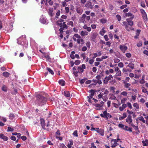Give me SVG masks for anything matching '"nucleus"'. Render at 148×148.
Wrapping results in <instances>:
<instances>
[{
  "label": "nucleus",
  "mask_w": 148,
  "mask_h": 148,
  "mask_svg": "<svg viewBox=\"0 0 148 148\" xmlns=\"http://www.w3.org/2000/svg\"><path fill=\"white\" fill-rule=\"evenodd\" d=\"M127 100L126 98H123V99H122L121 100V103H124L125 102V101Z\"/></svg>",
  "instance_id": "obj_62"
},
{
  "label": "nucleus",
  "mask_w": 148,
  "mask_h": 148,
  "mask_svg": "<svg viewBox=\"0 0 148 148\" xmlns=\"http://www.w3.org/2000/svg\"><path fill=\"white\" fill-rule=\"evenodd\" d=\"M97 36V34L96 32L93 33L91 35V37L90 38L91 41L93 42H95V39Z\"/></svg>",
  "instance_id": "obj_12"
},
{
  "label": "nucleus",
  "mask_w": 148,
  "mask_h": 148,
  "mask_svg": "<svg viewBox=\"0 0 148 148\" xmlns=\"http://www.w3.org/2000/svg\"><path fill=\"white\" fill-rule=\"evenodd\" d=\"M102 92L104 93V94L106 95L108 93V91L107 89L105 88H102L101 90Z\"/></svg>",
  "instance_id": "obj_24"
},
{
  "label": "nucleus",
  "mask_w": 148,
  "mask_h": 148,
  "mask_svg": "<svg viewBox=\"0 0 148 148\" xmlns=\"http://www.w3.org/2000/svg\"><path fill=\"white\" fill-rule=\"evenodd\" d=\"M133 106L137 109H138L139 108V105L137 103H134L133 104Z\"/></svg>",
  "instance_id": "obj_32"
},
{
  "label": "nucleus",
  "mask_w": 148,
  "mask_h": 148,
  "mask_svg": "<svg viewBox=\"0 0 148 148\" xmlns=\"http://www.w3.org/2000/svg\"><path fill=\"white\" fill-rule=\"evenodd\" d=\"M40 124L42 128L44 130H45L46 128L45 127V121L44 119H40Z\"/></svg>",
  "instance_id": "obj_14"
},
{
  "label": "nucleus",
  "mask_w": 148,
  "mask_h": 148,
  "mask_svg": "<svg viewBox=\"0 0 148 148\" xmlns=\"http://www.w3.org/2000/svg\"><path fill=\"white\" fill-rule=\"evenodd\" d=\"M93 6L94 4H92L90 1H88L85 4V6L88 8L92 9L93 8Z\"/></svg>",
  "instance_id": "obj_10"
},
{
  "label": "nucleus",
  "mask_w": 148,
  "mask_h": 148,
  "mask_svg": "<svg viewBox=\"0 0 148 148\" xmlns=\"http://www.w3.org/2000/svg\"><path fill=\"white\" fill-rule=\"evenodd\" d=\"M66 22H64L62 23V28L64 29H66L67 28V25L65 24Z\"/></svg>",
  "instance_id": "obj_34"
},
{
  "label": "nucleus",
  "mask_w": 148,
  "mask_h": 148,
  "mask_svg": "<svg viewBox=\"0 0 148 148\" xmlns=\"http://www.w3.org/2000/svg\"><path fill=\"white\" fill-rule=\"evenodd\" d=\"M131 85L130 84L128 83H125V87L126 88H128Z\"/></svg>",
  "instance_id": "obj_52"
},
{
  "label": "nucleus",
  "mask_w": 148,
  "mask_h": 148,
  "mask_svg": "<svg viewBox=\"0 0 148 148\" xmlns=\"http://www.w3.org/2000/svg\"><path fill=\"white\" fill-rule=\"evenodd\" d=\"M123 72L124 73H125L127 72V71H129V72H131L132 71L129 68L128 69H125L123 68L122 70Z\"/></svg>",
  "instance_id": "obj_28"
},
{
  "label": "nucleus",
  "mask_w": 148,
  "mask_h": 148,
  "mask_svg": "<svg viewBox=\"0 0 148 148\" xmlns=\"http://www.w3.org/2000/svg\"><path fill=\"white\" fill-rule=\"evenodd\" d=\"M121 71H118L117 72L115 75L114 76V77H119L121 76Z\"/></svg>",
  "instance_id": "obj_27"
},
{
  "label": "nucleus",
  "mask_w": 148,
  "mask_h": 148,
  "mask_svg": "<svg viewBox=\"0 0 148 148\" xmlns=\"http://www.w3.org/2000/svg\"><path fill=\"white\" fill-rule=\"evenodd\" d=\"M144 76H142V79L140 80V83H141V84H143L145 83V81L144 80Z\"/></svg>",
  "instance_id": "obj_41"
},
{
  "label": "nucleus",
  "mask_w": 148,
  "mask_h": 148,
  "mask_svg": "<svg viewBox=\"0 0 148 148\" xmlns=\"http://www.w3.org/2000/svg\"><path fill=\"white\" fill-rule=\"evenodd\" d=\"M121 94L124 96H126L127 95V93L125 91H123L121 92Z\"/></svg>",
  "instance_id": "obj_58"
},
{
  "label": "nucleus",
  "mask_w": 148,
  "mask_h": 148,
  "mask_svg": "<svg viewBox=\"0 0 148 148\" xmlns=\"http://www.w3.org/2000/svg\"><path fill=\"white\" fill-rule=\"evenodd\" d=\"M93 105L95 107V108L97 110H102L103 108V106L102 104L95 103L93 104Z\"/></svg>",
  "instance_id": "obj_11"
},
{
  "label": "nucleus",
  "mask_w": 148,
  "mask_h": 148,
  "mask_svg": "<svg viewBox=\"0 0 148 148\" xmlns=\"http://www.w3.org/2000/svg\"><path fill=\"white\" fill-rule=\"evenodd\" d=\"M92 82L95 84H90V85H89V86L90 87H91L92 86L94 85V86H95L96 85V84H97V80H93L92 81Z\"/></svg>",
  "instance_id": "obj_37"
},
{
  "label": "nucleus",
  "mask_w": 148,
  "mask_h": 148,
  "mask_svg": "<svg viewBox=\"0 0 148 148\" xmlns=\"http://www.w3.org/2000/svg\"><path fill=\"white\" fill-rule=\"evenodd\" d=\"M127 105L128 106V107L130 109H132V106L131 103L130 102H127Z\"/></svg>",
  "instance_id": "obj_40"
},
{
  "label": "nucleus",
  "mask_w": 148,
  "mask_h": 148,
  "mask_svg": "<svg viewBox=\"0 0 148 148\" xmlns=\"http://www.w3.org/2000/svg\"><path fill=\"white\" fill-rule=\"evenodd\" d=\"M96 131L97 132L99 133L102 136L104 135V131L103 130L101 129H99L98 128L97 129Z\"/></svg>",
  "instance_id": "obj_15"
},
{
  "label": "nucleus",
  "mask_w": 148,
  "mask_h": 148,
  "mask_svg": "<svg viewBox=\"0 0 148 148\" xmlns=\"http://www.w3.org/2000/svg\"><path fill=\"white\" fill-rule=\"evenodd\" d=\"M14 117V115L13 114H10L9 115V119H12Z\"/></svg>",
  "instance_id": "obj_48"
},
{
  "label": "nucleus",
  "mask_w": 148,
  "mask_h": 148,
  "mask_svg": "<svg viewBox=\"0 0 148 148\" xmlns=\"http://www.w3.org/2000/svg\"><path fill=\"white\" fill-rule=\"evenodd\" d=\"M120 140V139L119 138V136L118 135V138H117V139H113L112 140V141H114V142H115V143H117V142H118V141H119Z\"/></svg>",
  "instance_id": "obj_46"
},
{
  "label": "nucleus",
  "mask_w": 148,
  "mask_h": 148,
  "mask_svg": "<svg viewBox=\"0 0 148 148\" xmlns=\"http://www.w3.org/2000/svg\"><path fill=\"white\" fill-rule=\"evenodd\" d=\"M86 45L88 49H90V43L89 41H87L86 43Z\"/></svg>",
  "instance_id": "obj_38"
},
{
  "label": "nucleus",
  "mask_w": 148,
  "mask_h": 148,
  "mask_svg": "<svg viewBox=\"0 0 148 148\" xmlns=\"http://www.w3.org/2000/svg\"><path fill=\"white\" fill-rule=\"evenodd\" d=\"M142 14V16L145 21H147L148 20L147 14L145 12V10L143 9H141L140 10Z\"/></svg>",
  "instance_id": "obj_7"
},
{
  "label": "nucleus",
  "mask_w": 148,
  "mask_h": 148,
  "mask_svg": "<svg viewBox=\"0 0 148 148\" xmlns=\"http://www.w3.org/2000/svg\"><path fill=\"white\" fill-rule=\"evenodd\" d=\"M47 69L48 71L52 75H53L54 74V72L50 68L47 67Z\"/></svg>",
  "instance_id": "obj_36"
},
{
  "label": "nucleus",
  "mask_w": 148,
  "mask_h": 148,
  "mask_svg": "<svg viewBox=\"0 0 148 148\" xmlns=\"http://www.w3.org/2000/svg\"><path fill=\"white\" fill-rule=\"evenodd\" d=\"M116 99V97L113 95H112L110 98V99L115 100Z\"/></svg>",
  "instance_id": "obj_61"
},
{
  "label": "nucleus",
  "mask_w": 148,
  "mask_h": 148,
  "mask_svg": "<svg viewBox=\"0 0 148 148\" xmlns=\"http://www.w3.org/2000/svg\"><path fill=\"white\" fill-rule=\"evenodd\" d=\"M53 10L52 9H49L48 12L49 15L51 17L53 16Z\"/></svg>",
  "instance_id": "obj_26"
},
{
  "label": "nucleus",
  "mask_w": 148,
  "mask_h": 148,
  "mask_svg": "<svg viewBox=\"0 0 148 148\" xmlns=\"http://www.w3.org/2000/svg\"><path fill=\"white\" fill-rule=\"evenodd\" d=\"M123 64L122 62H119L118 64V66L121 68H122L123 67Z\"/></svg>",
  "instance_id": "obj_50"
},
{
  "label": "nucleus",
  "mask_w": 148,
  "mask_h": 148,
  "mask_svg": "<svg viewBox=\"0 0 148 148\" xmlns=\"http://www.w3.org/2000/svg\"><path fill=\"white\" fill-rule=\"evenodd\" d=\"M105 32V31L104 30V28H103L100 31L99 33L101 35L103 36L104 35Z\"/></svg>",
  "instance_id": "obj_33"
},
{
  "label": "nucleus",
  "mask_w": 148,
  "mask_h": 148,
  "mask_svg": "<svg viewBox=\"0 0 148 148\" xmlns=\"http://www.w3.org/2000/svg\"><path fill=\"white\" fill-rule=\"evenodd\" d=\"M67 24L68 25H71L72 27H73V23L72 21H70L69 22L67 23Z\"/></svg>",
  "instance_id": "obj_56"
},
{
  "label": "nucleus",
  "mask_w": 148,
  "mask_h": 148,
  "mask_svg": "<svg viewBox=\"0 0 148 148\" xmlns=\"http://www.w3.org/2000/svg\"><path fill=\"white\" fill-rule=\"evenodd\" d=\"M127 107V104L125 103H123L122 106L120 107L119 108V110L122 111L124 109L126 108Z\"/></svg>",
  "instance_id": "obj_16"
},
{
  "label": "nucleus",
  "mask_w": 148,
  "mask_h": 148,
  "mask_svg": "<svg viewBox=\"0 0 148 148\" xmlns=\"http://www.w3.org/2000/svg\"><path fill=\"white\" fill-rule=\"evenodd\" d=\"M80 61L79 60H77L75 61L74 63L75 64L77 65H79L80 63Z\"/></svg>",
  "instance_id": "obj_54"
},
{
  "label": "nucleus",
  "mask_w": 148,
  "mask_h": 148,
  "mask_svg": "<svg viewBox=\"0 0 148 148\" xmlns=\"http://www.w3.org/2000/svg\"><path fill=\"white\" fill-rule=\"evenodd\" d=\"M94 61V59H93V58H92V59H91L89 60V63L90 64H92Z\"/></svg>",
  "instance_id": "obj_64"
},
{
  "label": "nucleus",
  "mask_w": 148,
  "mask_h": 148,
  "mask_svg": "<svg viewBox=\"0 0 148 148\" xmlns=\"http://www.w3.org/2000/svg\"><path fill=\"white\" fill-rule=\"evenodd\" d=\"M89 92L90 93V94L89 96H88L87 98H88V101L90 102L91 99L92 98L93 96L95 93L96 90H95L91 89L89 91Z\"/></svg>",
  "instance_id": "obj_5"
},
{
  "label": "nucleus",
  "mask_w": 148,
  "mask_h": 148,
  "mask_svg": "<svg viewBox=\"0 0 148 148\" xmlns=\"http://www.w3.org/2000/svg\"><path fill=\"white\" fill-rule=\"evenodd\" d=\"M131 126H132V127H133L134 128V129L135 130L137 131L139 130L138 126H135L133 124H131Z\"/></svg>",
  "instance_id": "obj_35"
},
{
  "label": "nucleus",
  "mask_w": 148,
  "mask_h": 148,
  "mask_svg": "<svg viewBox=\"0 0 148 148\" xmlns=\"http://www.w3.org/2000/svg\"><path fill=\"white\" fill-rule=\"evenodd\" d=\"M126 22L123 21V25L125 26L126 29L128 31H130L131 30H134V28L131 27L130 26H132L133 25V21L130 20L129 18H127L126 19Z\"/></svg>",
  "instance_id": "obj_1"
},
{
  "label": "nucleus",
  "mask_w": 148,
  "mask_h": 148,
  "mask_svg": "<svg viewBox=\"0 0 148 148\" xmlns=\"http://www.w3.org/2000/svg\"><path fill=\"white\" fill-rule=\"evenodd\" d=\"M125 55L128 58H130L132 56V55L131 54L128 53H126L125 54Z\"/></svg>",
  "instance_id": "obj_51"
},
{
  "label": "nucleus",
  "mask_w": 148,
  "mask_h": 148,
  "mask_svg": "<svg viewBox=\"0 0 148 148\" xmlns=\"http://www.w3.org/2000/svg\"><path fill=\"white\" fill-rule=\"evenodd\" d=\"M113 76L111 75H109L108 76H106L103 81V82L104 84H107L108 82L111 79H113Z\"/></svg>",
  "instance_id": "obj_6"
},
{
  "label": "nucleus",
  "mask_w": 148,
  "mask_h": 148,
  "mask_svg": "<svg viewBox=\"0 0 148 148\" xmlns=\"http://www.w3.org/2000/svg\"><path fill=\"white\" fill-rule=\"evenodd\" d=\"M83 28L86 29L88 32H90L91 31V28L90 27H88L86 25H85L83 26Z\"/></svg>",
  "instance_id": "obj_19"
},
{
  "label": "nucleus",
  "mask_w": 148,
  "mask_h": 148,
  "mask_svg": "<svg viewBox=\"0 0 148 148\" xmlns=\"http://www.w3.org/2000/svg\"><path fill=\"white\" fill-rule=\"evenodd\" d=\"M37 102L39 106H42L45 104L47 100V99L40 95H38L36 96Z\"/></svg>",
  "instance_id": "obj_2"
},
{
  "label": "nucleus",
  "mask_w": 148,
  "mask_h": 148,
  "mask_svg": "<svg viewBox=\"0 0 148 148\" xmlns=\"http://www.w3.org/2000/svg\"><path fill=\"white\" fill-rule=\"evenodd\" d=\"M124 129H123V130H125V131H128L130 132H132V128L129 127L125 125L124 127Z\"/></svg>",
  "instance_id": "obj_20"
},
{
  "label": "nucleus",
  "mask_w": 148,
  "mask_h": 148,
  "mask_svg": "<svg viewBox=\"0 0 148 148\" xmlns=\"http://www.w3.org/2000/svg\"><path fill=\"white\" fill-rule=\"evenodd\" d=\"M88 34V32L86 31H82L81 32L80 34L82 36H84L87 35Z\"/></svg>",
  "instance_id": "obj_18"
},
{
  "label": "nucleus",
  "mask_w": 148,
  "mask_h": 148,
  "mask_svg": "<svg viewBox=\"0 0 148 148\" xmlns=\"http://www.w3.org/2000/svg\"><path fill=\"white\" fill-rule=\"evenodd\" d=\"M73 36L74 37H75L76 38H77V39L81 38L80 36L77 34H75Z\"/></svg>",
  "instance_id": "obj_47"
},
{
  "label": "nucleus",
  "mask_w": 148,
  "mask_h": 148,
  "mask_svg": "<svg viewBox=\"0 0 148 148\" xmlns=\"http://www.w3.org/2000/svg\"><path fill=\"white\" fill-rule=\"evenodd\" d=\"M86 79L85 78H84V79L80 80V83H81V84H83L85 82V81Z\"/></svg>",
  "instance_id": "obj_53"
},
{
  "label": "nucleus",
  "mask_w": 148,
  "mask_h": 148,
  "mask_svg": "<svg viewBox=\"0 0 148 148\" xmlns=\"http://www.w3.org/2000/svg\"><path fill=\"white\" fill-rule=\"evenodd\" d=\"M64 95L65 97H69L70 96V93L69 91H65L64 92Z\"/></svg>",
  "instance_id": "obj_21"
},
{
  "label": "nucleus",
  "mask_w": 148,
  "mask_h": 148,
  "mask_svg": "<svg viewBox=\"0 0 148 148\" xmlns=\"http://www.w3.org/2000/svg\"><path fill=\"white\" fill-rule=\"evenodd\" d=\"M119 49L123 53H125L127 49V47L125 45H120L119 46Z\"/></svg>",
  "instance_id": "obj_13"
},
{
  "label": "nucleus",
  "mask_w": 148,
  "mask_h": 148,
  "mask_svg": "<svg viewBox=\"0 0 148 148\" xmlns=\"http://www.w3.org/2000/svg\"><path fill=\"white\" fill-rule=\"evenodd\" d=\"M138 119L140 121H142L143 123H145L146 121L144 120V118L142 116H140L138 118Z\"/></svg>",
  "instance_id": "obj_31"
},
{
  "label": "nucleus",
  "mask_w": 148,
  "mask_h": 148,
  "mask_svg": "<svg viewBox=\"0 0 148 148\" xmlns=\"http://www.w3.org/2000/svg\"><path fill=\"white\" fill-rule=\"evenodd\" d=\"M59 84L62 86H64L65 85V82L63 80H61L59 81Z\"/></svg>",
  "instance_id": "obj_30"
},
{
  "label": "nucleus",
  "mask_w": 148,
  "mask_h": 148,
  "mask_svg": "<svg viewBox=\"0 0 148 148\" xmlns=\"http://www.w3.org/2000/svg\"><path fill=\"white\" fill-rule=\"evenodd\" d=\"M10 75V73L7 72H5L3 73V75L6 77H8Z\"/></svg>",
  "instance_id": "obj_29"
},
{
  "label": "nucleus",
  "mask_w": 148,
  "mask_h": 148,
  "mask_svg": "<svg viewBox=\"0 0 148 148\" xmlns=\"http://www.w3.org/2000/svg\"><path fill=\"white\" fill-rule=\"evenodd\" d=\"M86 19L87 21H89L90 19V16H86L85 14H83L79 19V22L84 23L85 22Z\"/></svg>",
  "instance_id": "obj_3"
},
{
  "label": "nucleus",
  "mask_w": 148,
  "mask_h": 148,
  "mask_svg": "<svg viewBox=\"0 0 148 148\" xmlns=\"http://www.w3.org/2000/svg\"><path fill=\"white\" fill-rule=\"evenodd\" d=\"M125 126V125L122 124H119L118 125V126L119 127L122 129L123 130V129H124V127Z\"/></svg>",
  "instance_id": "obj_42"
},
{
  "label": "nucleus",
  "mask_w": 148,
  "mask_h": 148,
  "mask_svg": "<svg viewBox=\"0 0 148 148\" xmlns=\"http://www.w3.org/2000/svg\"><path fill=\"white\" fill-rule=\"evenodd\" d=\"M126 122L129 124H133V120L132 116L131 115L129 114L127 116V118L126 119Z\"/></svg>",
  "instance_id": "obj_8"
},
{
  "label": "nucleus",
  "mask_w": 148,
  "mask_h": 148,
  "mask_svg": "<svg viewBox=\"0 0 148 148\" xmlns=\"http://www.w3.org/2000/svg\"><path fill=\"white\" fill-rule=\"evenodd\" d=\"M107 20L105 18L101 19L100 20V22L102 23H104L106 22Z\"/></svg>",
  "instance_id": "obj_43"
},
{
  "label": "nucleus",
  "mask_w": 148,
  "mask_h": 148,
  "mask_svg": "<svg viewBox=\"0 0 148 148\" xmlns=\"http://www.w3.org/2000/svg\"><path fill=\"white\" fill-rule=\"evenodd\" d=\"M102 99L103 101H106L108 99V97L107 95H106L102 97Z\"/></svg>",
  "instance_id": "obj_44"
},
{
  "label": "nucleus",
  "mask_w": 148,
  "mask_h": 148,
  "mask_svg": "<svg viewBox=\"0 0 148 148\" xmlns=\"http://www.w3.org/2000/svg\"><path fill=\"white\" fill-rule=\"evenodd\" d=\"M134 64L131 62L129 63L127 66L130 68L132 69H134Z\"/></svg>",
  "instance_id": "obj_25"
},
{
  "label": "nucleus",
  "mask_w": 148,
  "mask_h": 148,
  "mask_svg": "<svg viewBox=\"0 0 148 148\" xmlns=\"http://www.w3.org/2000/svg\"><path fill=\"white\" fill-rule=\"evenodd\" d=\"M100 116L105 119H106L107 120L108 119V117L111 118L112 117V116L108 113L106 110L104 111L103 114H100Z\"/></svg>",
  "instance_id": "obj_4"
},
{
  "label": "nucleus",
  "mask_w": 148,
  "mask_h": 148,
  "mask_svg": "<svg viewBox=\"0 0 148 148\" xmlns=\"http://www.w3.org/2000/svg\"><path fill=\"white\" fill-rule=\"evenodd\" d=\"M142 91L144 92H147V89L145 88L144 87H142Z\"/></svg>",
  "instance_id": "obj_63"
},
{
  "label": "nucleus",
  "mask_w": 148,
  "mask_h": 148,
  "mask_svg": "<svg viewBox=\"0 0 148 148\" xmlns=\"http://www.w3.org/2000/svg\"><path fill=\"white\" fill-rule=\"evenodd\" d=\"M114 62L115 63H117L119 62L120 60L118 58H115L114 60Z\"/></svg>",
  "instance_id": "obj_60"
},
{
  "label": "nucleus",
  "mask_w": 148,
  "mask_h": 148,
  "mask_svg": "<svg viewBox=\"0 0 148 148\" xmlns=\"http://www.w3.org/2000/svg\"><path fill=\"white\" fill-rule=\"evenodd\" d=\"M60 148H67L65 145L63 144H62L60 145Z\"/></svg>",
  "instance_id": "obj_59"
},
{
  "label": "nucleus",
  "mask_w": 148,
  "mask_h": 148,
  "mask_svg": "<svg viewBox=\"0 0 148 148\" xmlns=\"http://www.w3.org/2000/svg\"><path fill=\"white\" fill-rule=\"evenodd\" d=\"M116 17L119 21H120L121 19V17L119 15H117L116 16Z\"/></svg>",
  "instance_id": "obj_45"
},
{
  "label": "nucleus",
  "mask_w": 148,
  "mask_h": 148,
  "mask_svg": "<svg viewBox=\"0 0 148 148\" xmlns=\"http://www.w3.org/2000/svg\"><path fill=\"white\" fill-rule=\"evenodd\" d=\"M117 145V143L114 142V143L112 144L111 147L112 148L115 147Z\"/></svg>",
  "instance_id": "obj_57"
},
{
  "label": "nucleus",
  "mask_w": 148,
  "mask_h": 148,
  "mask_svg": "<svg viewBox=\"0 0 148 148\" xmlns=\"http://www.w3.org/2000/svg\"><path fill=\"white\" fill-rule=\"evenodd\" d=\"M86 69V66L84 64H82L81 66H78L77 68L78 71L79 73H83L84 69Z\"/></svg>",
  "instance_id": "obj_9"
},
{
  "label": "nucleus",
  "mask_w": 148,
  "mask_h": 148,
  "mask_svg": "<svg viewBox=\"0 0 148 148\" xmlns=\"http://www.w3.org/2000/svg\"><path fill=\"white\" fill-rule=\"evenodd\" d=\"M126 14V16L128 17H131L130 19L131 20H132L134 17V16L131 13L129 12L128 13H127Z\"/></svg>",
  "instance_id": "obj_22"
},
{
  "label": "nucleus",
  "mask_w": 148,
  "mask_h": 148,
  "mask_svg": "<svg viewBox=\"0 0 148 148\" xmlns=\"http://www.w3.org/2000/svg\"><path fill=\"white\" fill-rule=\"evenodd\" d=\"M142 142L144 146H147L148 145V140L147 139H146L145 140H143Z\"/></svg>",
  "instance_id": "obj_23"
},
{
  "label": "nucleus",
  "mask_w": 148,
  "mask_h": 148,
  "mask_svg": "<svg viewBox=\"0 0 148 148\" xmlns=\"http://www.w3.org/2000/svg\"><path fill=\"white\" fill-rule=\"evenodd\" d=\"M73 135L76 137H77L78 135L77 134V130H75L74 131L73 133Z\"/></svg>",
  "instance_id": "obj_55"
},
{
  "label": "nucleus",
  "mask_w": 148,
  "mask_h": 148,
  "mask_svg": "<svg viewBox=\"0 0 148 148\" xmlns=\"http://www.w3.org/2000/svg\"><path fill=\"white\" fill-rule=\"evenodd\" d=\"M14 129L13 128H11L10 127H9L8 128V130H7V131L8 132H10V131L12 132L14 131Z\"/></svg>",
  "instance_id": "obj_49"
},
{
  "label": "nucleus",
  "mask_w": 148,
  "mask_h": 148,
  "mask_svg": "<svg viewBox=\"0 0 148 148\" xmlns=\"http://www.w3.org/2000/svg\"><path fill=\"white\" fill-rule=\"evenodd\" d=\"M76 10L77 13L79 14H81L82 13V9L80 7L77 8L76 9Z\"/></svg>",
  "instance_id": "obj_17"
},
{
  "label": "nucleus",
  "mask_w": 148,
  "mask_h": 148,
  "mask_svg": "<svg viewBox=\"0 0 148 148\" xmlns=\"http://www.w3.org/2000/svg\"><path fill=\"white\" fill-rule=\"evenodd\" d=\"M2 90L5 92H6L7 90V87L4 85H3L2 87Z\"/></svg>",
  "instance_id": "obj_39"
}]
</instances>
